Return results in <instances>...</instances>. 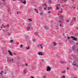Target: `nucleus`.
Masks as SVG:
<instances>
[{
	"label": "nucleus",
	"instance_id": "f257e3e1",
	"mask_svg": "<svg viewBox=\"0 0 78 78\" xmlns=\"http://www.w3.org/2000/svg\"><path fill=\"white\" fill-rule=\"evenodd\" d=\"M60 19H61V20H60L59 21V23H60L62 24L63 23V21H64V19H63V17H62V15H60Z\"/></svg>",
	"mask_w": 78,
	"mask_h": 78
},
{
	"label": "nucleus",
	"instance_id": "f03ea898",
	"mask_svg": "<svg viewBox=\"0 0 78 78\" xmlns=\"http://www.w3.org/2000/svg\"><path fill=\"white\" fill-rule=\"evenodd\" d=\"M51 69V68L50 66H48L47 68L46 71L47 72H50Z\"/></svg>",
	"mask_w": 78,
	"mask_h": 78
},
{
	"label": "nucleus",
	"instance_id": "7ed1b4c3",
	"mask_svg": "<svg viewBox=\"0 0 78 78\" xmlns=\"http://www.w3.org/2000/svg\"><path fill=\"white\" fill-rule=\"evenodd\" d=\"M71 38H72V39H73L74 41H77V38H76L73 36H71Z\"/></svg>",
	"mask_w": 78,
	"mask_h": 78
},
{
	"label": "nucleus",
	"instance_id": "20e7f679",
	"mask_svg": "<svg viewBox=\"0 0 78 78\" xmlns=\"http://www.w3.org/2000/svg\"><path fill=\"white\" fill-rule=\"evenodd\" d=\"M14 61V59L13 58H12L11 59H8L7 60V62H13Z\"/></svg>",
	"mask_w": 78,
	"mask_h": 78
},
{
	"label": "nucleus",
	"instance_id": "39448f33",
	"mask_svg": "<svg viewBox=\"0 0 78 78\" xmlns=\"http://www.w3.org/2000/svg\"><path fill=\"white\" fill-rule=\"evenodd\" d=\"M21 2H22V3L24 4H26L27 2V1H26V0H21Z\"/></svg>",
	"mask_w": 78,
	"mask_h": 78
},
{
	"label": "nucleus",
	"instance_id": "423d86ee",
	"mask_svg": "<svg viewBox=\"0 0 78 78\" xmlns=\"http://www.w3.org/2000/svg\"><path fill=\"white\" fill-rule=\"evenodd\" d=\"M42 45H43L42 44H37V46L38 47H40V46L41 48V49H42V48H43V46H42Z\"/></svg>",
	"mask_w": 78,
	"mask_h": 78
},
{
	"label": "nucleus",
	"instance_id": "0eeeda50",
	"mask_svg": "<svg viewBox=\"0 0 78 78\" xmlns=\"http://www.w3.org/2000/svg\"><path fill=\"white\" fill-rule=\"evenodd\" d=\"M76 47V46L75 45L73 46L72 47V49L73 51H76V49H75Z\"/></svg>",
	"mask_w": 78,
	"mask_h": 78
},
{
	"label": "nucleus",
	"instance_id": "6e6552de",
	"mask_svg": "<svg viewBox=\"0 0 78 78\" xmlns=\"http://www.w3.org/2000/svg\"><path fill=\"white\" fill-rule=\"evenodd\" d=\"M37 54L38 55H40V56H43V53L42 52H39L37 53Z\"/></svg>",
	"mask_w": 78,
	"mask_h": 78
},
{
	"label": "nucleus",
	"instance_id": "1a4fd4ad",
	"mask_svg": "<svg viewBox=\"0 0 78 78\" xmlns=\"http://www.w3.org/2000/svg\"><path fill=\"white\" fill-rule=\"evenodd\" d=\"M8 52L9 53V54L10 55V56H12V53L11 52V51L9 50L8 51Z\"/></svg>",
	"mask_w": 78,
	"mask_h": 78
},
{
	"label": "nucleus",
	"instance_id": "9d476101",
	"mask_svg": "<svg viewBox=\"0 0 78 78\" xmlns=\"http://www.w3.org/2000/svg\"><path fill=\"white\" fill-rule=\"evenodd\" d=\"M73 66H76V67H78V63H77L76 64H73Z\"/></svg>",
	"mask_w": 78,
	"mask_h": 78
},
{
	"label": "nucleus",
	"instance_id": "9b49d317",
	"mask_svg": "<svg viewBox=\"0 0 78 78\" xmlns=\"http://www.w3.org/2000/svg\"><path fill=\"white\" fill-rule=\"evenodd\" d=\"M43 6H45V8H44V9L45 10H46V8H47V5L46 4H43Z\"/></svg>",
	"mask_w": 78,
	"mask_h": 78
},
{
	"label": "nucleus",
	"instance_id": "f8f14e48",
	"mask_svg": "<svg viewBox=\"0 0 78 78\" xmlns=\"http://www.w3.org/2000/svg\"><path fill=\"white\" fill-rule=\"evenodd\" d=\"M26 72H27V69H25L23 72V73L24 74H25L26 73Z\"/></svg>",
	"mask_w": 78,
	"mask_h": 78
},
{
	"label": "nucleus",
	"instance_id": "ddd939ff",
	"mask_svg": "<svg viewBox=\"0 0 78 78\" xmlns=\"http://www.w3.org/2000/svg\"><path fill=\"white\" fill-rule=\"evenodd\" d=\"M35 35H36V36H38L39 35V34H38V32H36L34 33Z\"/></svg>",
	"mask_w": 78,
	"mask_h": 78
},
{
	"label": "nucleus",
	"instance_id": "4468645a",
	"mask_svg": "<svg viewBox=\"0 0 78 78\" xmlns=\"http://www.w3.org/2000/svg\"><path fill=\"white\" fill-rule=\"evenodd\" d=\"M44 28L45 29V30H48V27L45 26H44Z\"/></svg>",
	"mask_w": 78,
	"mask_h": 78
},
{
	"label": "nucleus",
	"instance_id": "2eb2a0df",
	"mask_svg": "<svg viewBox=\"0 0 78 78\" xmlns=\"http://www.w3.org/2000/svg\"><path fill=\"white\" fill-rule=\"evenodd\" d=\"M53 45L54 44V46H56V43L55 42H54L53 43Z\"/></svg>",
	"mask_w": 78,
	"mask_h": 78
},
{
	"label": "nucleus",
	"instance_id": "dca6fc26",
	"mask_svg": "<svg viewBox=\"0 0 78 78\" xmlns=\"http://www.w3.org/2000/svg\"><path fill=\"white\" fill-rule=\"evenodd\" d=\"M52 2L51 0H49L48 1V3H51Z\"/></svg>",
	"mask_w": 78,
	"mask_h": 78
},
{
	"label": "nucleus",
	"instance_id": "f3484780",
	"mask_svg": "<svg viewBox=\"0 0 78 78\" xmlns=\"http://www.w3.org/2000/svg\"><path fill=\"white\" fill-rule=\"evenodd\" d=\"M43 14H44L43 12H41L40 13V15H41V16H42Z\"/></svg>",
	"mask_w": 78,
	"mask_h": 78
},
{
	"label": "nucleus",
	"instance_id": "a211bd4d",
	"mask_svg": "<svg viewBox=\"0 0 78 78\" xmlns=\"http://www.w3.org/2000/svg\"><path fill=\"white\" fill-rule=\"evenodd\" d=\"M12 42H14V41H13L12 40H10V43H12Z\"/></svg>",
	"mask_w": 78,
	"mask_h": 78
},
{
	"label": "nucleus",
	"instance_id": "6ab92c4d",
	"mask_svg": "<svg viewBox=\"0 0 78 78\" xmlns=\"http://www.w3.org/2000/svg\"><path fill=\"white\" fill-rule=\"evenodd\" d=\"M76 61L75 60L74 62H73V64H76Z\"/></svg>",
	"mask_w": 78,
	"mask_h": 78
},
{
	"label": "nucleus",
	"instance_id": "aec40b11",
	"mask_svg": "<svg viewBox=\"0 0 78 78\" xmlns=\"http://www.w3.org/2000/svg\"><path fill=\"white\" fill-rule=\"evenodd\" d=\"M30 27H27V30L29 31V30H30Z\"/></svg>",
	"mask_w": 78,
	"mask_h": 78
},
{
	"label": "nucleus",
	"instance_id": "412c9836",
	"mask_svg": "<svg viewBox=\"0 0 78 78\" xmlns=\"http://www.w3.org/2000/svg\"><path fill=\"white\" fill-rule=\"evenodd\" d=\"M60 6V4H58L57 5L56 7H59Z\"/></svg>",
	"mask_w": 78,
	"mask_h": 78
},
{
	"label": "nucleus",
	"instance_id": "4be33fe9",
	"mask_svg": "<svg viewBox=\"0 0 78 78\" xmlns=\"http://www.w3.org/2000/svg\"><path fill=\"white\" fill-rule=\"evenodd\" d=\"M25 37H26V38H28V37H29V36L25 35Z\"/></svg>",
	"mask_w": 78,
	"mask_h": 78
},
{
	"label": "nucleus",
	"instance_id": "5701e85b",
	"mask_svg": "<svg viewBox=\"0 0 78 78\" xmlns=\"http://www.w3.org/2000/svg\"><path fill=\"white\" fill-rule=\"evenodd\" d=\"M60 63H61V64H64L65 62H64L60 61Z\"/></svg>",
	"mask_w": 78,
	"mask_h": 78
},
{
	"label": "nucleus",
	"instance_id": "b1692460",
	"mask_svg": "<svg viewBox=\"0 0 78 78\" xmlns=\"http://www.w3.org/2000/svg\"><path fill=\"white\" fill-rule=\"evenodd\" d=\"M17 14H20L21 13V12L20 11L17 12Z\"/></svg>",
	"mask_w": 78,
	"mask_h": 78
},
{
	"label": "nucleus",
	"instance_id": "393cba45",
	"mask_svg": "<svg viewBox=\"0 0 78 78\" xmlns=\"http://www.w3.org/2000/svg\"><path fill=\"white\" fill-rule=\"evenodd\" d=\"M43 77V78H47V76L45 75H44Z\"/></svg>",
	"mask_w": 78,
	"mask_h": 78
},
{
	"label": "nucleus",
	"instance_id": "a878e982",
	"mask_svg": "<svg viewBox=\"0 0 78 78\" xmlns=\"http://www.w3.org/2000/svg\"><path fill=\"white\" fill-rule=\"evenodd\" d=\"M36 41V39L35 38L33 40V42H35V41Z\"/></svg>",
	"mask_w": 78,
	"mask_h": 78
},
{
	"label": "nucleus",
	"instance_id": "bb28decb",
	"mask_svg": "<svg viewBox=\"0 0 78 78\" xmlns=\"http://www.w3.org/2000/svg\"><path fill=\"white\" fill-rule=\"evenodd\" d=\"M10 34H11V33H9V32H8L7 34H8V35H9V36H10Z\"/></svg>",
	"mask_w": 78,
	"mask_h": 78
},
{
	"label": "nucleus",
	"instance_id": "cd10ccee",
	"mask_svg": "<svg viewBox=\"0 0 78 78\" xmlns=\"http://www.w3.org/2000/svg\"><path fill=\"white\" fill-rule=\"evenodd\" d=\"M68 1V0H62V1H64V2H67V1Z\"/></svg>",
	"mask_w": 78,
	"mask_h": 78
},
{
	"label": "nucleus",
	"instance_id": "c85d7f7f",
	"mask_svg": "<svg viewBox=\"0 0 78 78\" xmlns=\"http://www.w3.org/2000/svg\"><path fill=\"white\" fill-rule=\"evenodd\" d=\"M26 48L27 49V50H28V49H30V47H29V46H28V47H26Z\"/></svg>",
	"mask_w": 78,
	"mask_h": 78
},
{
	"label": "nucleus",
	"instance_id": "c756f323",
	"mask_svg": "<svg viewBox=\"0 0 78 78\" xmlns=\"http://www.w3.org/2000/svg\"><path fill=\"white\" fill-rule=\"evenodd\" d=\"M8 11L9 12H10V11H9L10 9L9 8H8Z\"/></svg>",
	"mask_w": 78,
	"mask_h": 78
},
{
	"label": "nucleus",
	"instance_id": "7c9ffc66",
	"mask_svg": "<svg viewBox=\"0 0 78 78\" xmlns=\"http://www.w3.org/2000/svg\"><path fill=\"white\" fill-rule=\"evenodd\" d=\"M1 72L2 73L0 72V74H1V75H2V73H3V71H2Z\"/></svg>",
	"mask_w": 78,
	"mask_h": 78
},
{
	"label": "nucleus",
	"instance_id": "2f4dec72",
	"mask_svg": "<svg viewBox=\"0 0 78 78\" xmlns=\"http://www.w3.org/2000/svg\"><path fill=\"white\" fill-rule=\"evenodd\" d=\"M66 23H67V22H70L69 20H66Z\"/></svg>",
	"mask_w": 78,
	"mask_h": 78
},
{
	"label": "nucleus",
	"instance_id": "473e14b6",
	"mask_svg": "<svg viewBox=\"0 0 78 78\" xmlns=\"http://www.w3.org/2000/svg\"><path fill=\"white\" fill-rule=\"evenodd\" d=\"M56 9H57V10H58V9H59V8L58 7H56Z\"/></svg>",
	"mask_w": 78,
	"mask_h": 78
},
{
	"label": "nucleus",
	"instance_id": "72a5a7b5",
	"mask_svg": "<svg viewBox=\"0 0 78 78\" xmlns=\"http://www.w3.org/2000/svg\"><path fill=\"white\" fill-rule=\"evenodd\" d=\"M48 12V14H50L51 13V12H50V11H49Z\"/></svg>",
	"mask_w": 78,
	"mask_h": 78
},
{
	"label": "nucleus",
	"instance_id": "f704fd0d",
	"mask_svg": "<svg viewBox=\"0 0 78 78\" xmlns=\"http://www.w3.org/2000/svg\"><path fill=\"white\" fill-rule=\"evenodd\" d=\"M25 66H28V64H27V63H26L25 64Z\"/></svg>",
	"mask_w": 78,
	"mask_h": 78
},
{
	"label": "nucleus",
	"instance_id": "c9c22d12",
	"mask_svg": "<svg viewBox=\"0 0 78 78\" xmlns=\"http://www.w3.org/2000/svg\"><path fill=\"white\" fill-rule=\"evenodd\" d=\"M22 47H23V45L21 44V46H20L21 48H22Z\"/></svg>",
	"mask_w": 78,
	"mask_h": 78
},
{
	"label": "nucleus",
	"instance_id": "e433bc0d",
	"mask_svg": "<svg viewBox=\"0 0 78 78\" xmlns=\"http://www.w3.org/2000/svg\"><path fill=\"white\" fill-rule=\"evenodd\" d=\"M4 5H6V2H5V3L4 4Z\"/></svg>",
	"mask_w": 78,
	"mask_h": 78
},
{
	"label": "nucleus",
	"instance_id": "4c0bfd02",
	"mask_svg": "<svg viewBox=\"0 0 78 78\" xmlns=\"http://www.w3.org/2000/svg\"><path fill=\"white\" fill-rule=\"evenodd\" d=\"M29 20H30V21H32V20H31V19H29Z\"/></svg>",
	"mask_w": 78,
	"mask_h": 78
},
{
	"label": "nucleus",
	"instance_id": "58836bf2",
	"mask_svg": "<svg viewBox=\"0 0 78 78\" xmlns=\"http://www.w3.org/2000/svg\"><path fill=\"white\" fill-rule=\"evenodd\" d=\"M68 39H70V37H68Z\"/></svg>",
	"mask_w": 78,
	"mask_h": 78
},
{
	"label": "nucleus",
	"instance_id": "ea45409f",
	"mask_svg": "<svg viewBox=\"0 0 78 78\" xmlns=\"http://www.w3.org/2000/svg\"><path fill=\"white\" fill-rule=\"evenodd\" d=\"M50 8L48 7V10H50Z\"/></svg>",
	"mask_w": 78,
	"mask_h": 78
},
{
	"label": "nucleus",
	"instance_id": "a19ab883",
	"mask_svg": "<svg viewBox=\"0 0 78 78\" xmlns=\"http://www.w3.org/2000/svg\"><path fill=\"white\" fill-rule=\"evenodd\" d=\"M67 70H69V68L68 67H67Z\"/></svg>",
	"mask_w": 78,
	"mask_h": 78
},
{
	"label": "nucleus",
	"instance_id": "79ce46f5",
	"mask_svg": "<svg viewBox=\"0 0 78 78\" xmlns=\"http://www.w3.org/2000/svg\"><path fill=\"white\" fill-rule=\"evenodd\" d=\"M34 10H35V11H37V10H36V9H34Z\"/></svg>",
	"mask_w": 78,
	"mask_h": 78
},
{
	"label": "nucleus",
	"instance_id": "37998d69",
	"mask_svg": "<svg viewBox=\"0 0 78 78\" xmlns=\"http://www.w3.org/2000/svg\"><path fill=\"white\" fill-rule=\"evenodd\" d=\"M9 26L8 24H7V27H9Z\"/></svg>",
	"mask_w": 78,
	"mask_h": 78
},
{
	"label": "nucleus",
	"instance_id": "c03bdc74",
	"mask_svg": "<svg viewBox=\"0 0 78 78\" xmlns=\"http://www.w3.org/2000/svg\"><path fill=\"white\" fill-rule=\"evenodd\" d=\"M60 12H61V13H62V11L61 10V11H60Z\"/></svg>",
	"mask_w": 78,
	"mask_h": 78
},
{
	"label": "nucleus",
	"instance_id": "a18cd8bd",
	"mask_svg": "<svg viewBox=\"0 0 78 78\" xmlns=\"http://www.w3.org/2000/svg\"><path fill=\"white\" fill-rule=\"evenodd\" d=\"M31 78H34V77H33V76H31Z\"/></svg>",
	"mask_w": 78,
	"mask_h": 78
},
{
	"label": "nucleus",
	"instance_id": "49530a36",
	"mask_svg": "<svg viewBox=\"0 0 78 78\" xmlns=\"http://www.w3.org/2000/svg\"><path fill=\"white\" fill-rule=\"evenodd\" d=\"M36 12L37 13H38L39 12H38V11H36Z\"/></svg>",
	"mask_w": 78,
	"mask_h": 78
},
{
	"label": "nucleus",
	"instance_id": "de8ad7c7",
	"mask_svg": "<svg viewBox=\"0 0 78 78\" xmlns=\"http://www.w3.org/2000/svg\"><path fill=\"white\" fill-rule=\"evenodd\" d=\"M74 20H76L75 19V18H74Z\"/></svg>",
	"mask_w": 78,
	"mask_h": 78
},
{
	"label": "nucleus",
	"instance_id": "09e8293b",
	"mask_svg": "<svg viewBox=\"0 0 78 78\" xmlns=\"http://www.w3.org/2000/svg\"><path fill=\"white\" fill-rule=\"evenodd\" d=\"M70 25H72V24L71 23H70Z\"/></svg>",
	"mask_w": 78,
	"mask_h": 78
},
{
	"label": "nucleus",
	"instance_id": "8fccbe9b",
	"mask_svg": "<svg viewBox=\"0 0 78 78\" xmlns=\"http://www.w3.org/2000/svg\"><path fill=\"white\" fill-rule=\"evenodd\" d=\"M63 73H65V72H65V71H63Z\"/></svg>",
	"mask_w": 78,
	"mask_h": 78
},
{
	"label": "nucleus",
	"instance_id": "3c124183",
	"mask_svg": "<svg viewBox=\"0 0 78 78\" xmlns=\"http://www.w3.org/2000/svg\"><path fill=\"white\" fill-rule=\"evenodd\" d=\"M73 9H75V7H73Z\"/></svg>",
	"mask_w": 78,
	"mask_h": 78
},
{
	"label": "nucleus",
	"instance_id": "603ef678",
	"mask_svg": "<svg viewBox=\"0 0 78 78\" xmlns=\"http://www.w3.org/2000/svg\"><path fill=\"white\" fill-rule=\"evenodd\" d=\"M6 31H8V29H7V30H6Z\"/></svg>",
	"mask_w": 78,
	"mask_h": 78
},
{
	"label": "nucleus",
	"instance_id": "864d4df0",
	"mask_svg": "<svg viewBox=\"0 0 78 78\" xmlns=\"http://www.w3.org/2000/svg\"><path fill=\"white\" fill-rule=\"evenodd\" d=\"M76 45H78V43H76Z\"/></svg>",
	"mask_w": 78,
	"mask_h": 78
},
{
	"label": "nucleus",
	"instance_id": "5fc2aeb1",
	"mask_svg": "<svg viewBox=\"0 0 78 78\" xmlns=\"http://www.w3.org/2000/svg\"><path fill=\"white\" fill-rule=\"evenodd\" d=\"M61 24H60V26L61 27Z\"/></svg>",
	"mask_w": 78,
	"mask_h": 78
},
{
	"label": "nucleus",
	"instance_id": "6e6d98bb",
	"mask_svg": "<svg viewBox=\"0 0 78 78\" xmlns=\"http://www.w3.org/2000/svg\"><path fill=\"white\" fill-rule=\"evenodd\" d=\"M14 55H16V53H14Z\"/></svg>",
	"mask_w": 78,
	"mask_h": 78
},
{
	"label": "nucleus",
	"instance_id": "4d7b16f0",
	"mask_svg": "<svg viewBox=\"0 0 78 78\" xmlns=\"http://www.w3.org/2000/svg\"><path fill=\"white\" fill-rule=\"evenodd\" d=\"M51 8H52L51 7H50V9H51Z\"/></svg>",
	"mask_w": 78,
	"mask_h": 78
},
{
	"label": "nucleus",
	"instance_id": "13d9d810",
	"mask_svg": "<svg viewBox=\"0 0 78 78\" xmlns=\"http://www.w3.org/2000/svg\"><path fill=\"white\" fill-rule=\"evenodd\" d=\"M1 28H3L2 27H1Z\"/></svg>",
	"mask_w": 78,
	"mask_h": 78
},
{
	"label": "nucleus",
	"instance_id": "bf43d9fd",
	"mask_svg": "<svg viewBox=\"0 0 78 78\" xmlns=\"http://www.w3.org/2000/svg\"><path fill=\"white\" fill-rule=\"evenodd\" d=\"M4 28H6V26H4Z\"/></svg>",
	"mask_w": 78,
	"mask_h": 78
},
{
	"label": "nucleus",
	"instance_id": "052dcab7",
	"mask_svg": "<svg viewBox=\"0 0 78 78\" xmlns=\"http://www.w3.org/2000/svg\"><path fill=\"white\" fill-rule=\"evenodd\" d=\"M5 74H6V72H5Z\"/></svg>",
	"mask_w": 78,
	"mask_h": 78
},
{
	"label": "nucleus",
	"instance_id": "680f3d73",
	"mask_svg": "<svg viewBox=\"0 0 78 78\" xmlns=\"http://www.w3.org/2000/svg\"><path fill=\"white\" fill-rule=\"evenodd\" d=\"M2 26H4V24H2Z\"/></svg>",
	"mask_w": 78,
	"mask_h": 78
},
{
	"label": "nucleus",
	"instance_id": "e2e57ef3",
	"mask_svg": "<svg viewBox=\"0 0 78 78\" xmlns=\"http://www.w3.org/2000/svg\"><path fill=\"white\" fill-rule=\"evenodd\" d=\"M62 73H63V72H62Z\"/></svg>",
	"mask_w": 78,
	"mask_h": 78
},
{
	"label": "nucleus",
	"instance_id": "0e129e2a",
	"mask_svg": "<svg viewBox=\"0 0 78 78\" xmlns=\"http://www.w3.org/2000/svg\"><path fill=\"white\" fill-rule=\"evenodd\" d=\"M65 6H67V5H65Z\"/></svg>",
	"mask_w": 78,
	"mask_h": 78
},
{
	"label": "nucleus",
	"instance_id": "69168bd1",
	"mask_svg": "<svg viewBox=\"0 0 78 78\" xmlns=\"http://www.w3.org/2000/svg\"><path fill=\"white\" fill-rule=\"evenodd\" d=\"M77 30H78V27H77Z\"/></svg>",
	"mask_w": 78,
	"mask_h": 78
},
{
	"label": "nucleus",
	"instance_id": "338daca9",
	"mask_svg": "<svg viewBox=\"0 0 78 78\" xmlns=\"http://www.w3.org/2000/svg\"><path fill=\"white\" fill-rule=\"evenodd\" d=\"M73 78H76V77H74Z\"/></svg>",
	"mask_w": 78,
	"mask_h": 78
},
{
	"label": "nucleus",
	"instance_id": "774afa93",
	"mask_svg": "<svg viewBox=\"0 0 78 78\" xmlns=\"http://www.w3.org/2000/svg\"><path fill=\"white\" fill-rule=\"evenodd\" d=\"M77 50H77V52H78V49H77Z\"/></svg>",
	"mask_w": 78,
	"mask_h": 78
}]
</instances>
